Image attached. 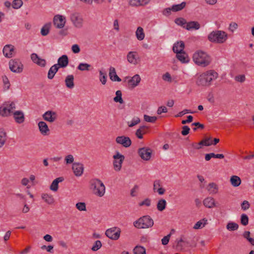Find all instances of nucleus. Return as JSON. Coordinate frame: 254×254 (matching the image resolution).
<instances>
[{
	"label": "nucleus",
	"instance_id": "f257e3e1",
	"mask_svg": "<svg viewBox=\"0 0 254 254\" xmlns=\"http://www.w3.org/2000/svg\"><path fill=\"white\" fill-rule=\"evenodd\" d=\"M218 77V73L213 70L207 71L199 75L196 83L198 86H208L211 81Z\"/></svg>",
	"mask_w": 254,
	"mask_h": 254
},
{
	"label": "nucleus",
	"instance_id": "f03ea898",
	"mask_svg": "<svg viewBox=\"0 0 254 254\" xmlns=\"http://www.w3.org/2000/svg\"><path fill=\"white\" fill-rule=\"evenodd\" d=\"M193 61L198 66L206 67L211 62V57L206 52L198 50L193 55Z\"/></svg>",
	"mask_w": 254,
	"mask_h": 254
},
{
	"label": "nucleus",
	"instance_id": "7ed1b4c3",
	"mask_svg": "<svg viewBox=\"0 0 254 254\" xmlns=\"http://www.w3.org/2000/svg\"><path fill=\"white\" fill-rule=\"evenodd\" d=\"M208 40L212 43L222 44L227 39V34L221 30L213 31L208 35Z\"/></svg>",
	"mask_w": 254,
	"mask_h": 254
},
{
	"label": "nucleus",
	"instance_id": "20e7f679",
	"mask_svg": "<svg viewBox=\"0 0 254 254\" xmlns=\"http://www.w3.org/2000/svg\"><path fill=\"white\" fill-rule=\"evenodd\" d=\"M133 226L137 229H148L154 225V221L149 215H144L133 222Z\"/></svg>",
	"mask_w": 254,
	"mask_h": 254
},
{
	"label": "nucleus",
	"instance_id": "39448f33",
	"mask_svg": "<svg viewBox=\"0 0 254 254\" xmlns=\"http://www.w3.org/2000/svg\"><path fill=\"white\" fill-rule=\"evenodd\" d=\"M90 188L94 194L97 196L102 197L105 192V187L102 182L98 179L90 181Z\"/></svg>",
	"mask_w": 254,
	"mask_h": 254
},
{
	"label": "nucleus",
	"instance_id": "423d86ee",
	"mask_svg": "<svg viewBox=\"0 0 254 254\" xmlns=\"http://www.w3.org/2000/svg\"><path fill=\"white\" fill-rule=\"evenodd\" d=\"M15 108V104L13 102H5L0 107V115L7 117L11 113L13 114V110Z\"/></svg>",
	"mask_w": 254,
	"mask_h": 254
},
{
	"label": "nucleus",
	"instance_id": "0eeeda50",
	"mask_svg": "<svg viewBox=\"0 0 254 254\" xmlns=\"http://www.w3.org/2000/svg\"><path fill=\"white\" fill-rule=\"evenodd\" d=\"M9 69L13 72L20 73L23 70V64L19 59H12L9 62Z\"/></svg>",
	"mask_w": 254,
	"mask_h": 254
},
{
	"label": "nucleus",
	"instance_id": "6e6552de",
	"mask_svg": "<svg viewBox=\"0 0 254 254\" xmlns=\"http://www.w3.org/2000/svg\"><path fill=\"white\" fill-rule=\"evenodd\" d=\"M113 158L114 169L117 171H120L122 168V164L125 159V156L121 154L119 152H117L116 154L113 156Z\"/></svg>",
	"mask_w": 254,
	"mask_h": 254
},
{
	"label": "nucleus",
	"instance_id": "1a4fd4ad",
	"mask_svg": "<svg viewBox=\"0 0 254 254\" xmlns=\"http://www.w3.org/2000/svg\"><path fill=\"white\" fill-rule=\"evenodd\" d=\"M121 232L120 228L115 227L107 229L105 235L112 240H117L120 238Z\"/></svg>",
	"mask_w": 254,
	"mask_h": 254
},
{
	"label": "nucleus",
	"instance_id": "9d476101",
	"mask_svg": "<svg viewBox=\"0 0 254 254\" xmlns=\"http://www.w3.org/2000/svg\"><path fill=\"white\" fill-rule=\"evenodd\" d=\"M138 153L142 159L148 161L151 158L152 150L148 147H142L138 149Z\"/></svg>",
	"mask_w": 254,
	"mask_h": 254
},
{
	"label": "nucleus",
	"instance_id": "9b49d317",
	"mask_svg": "<svg viewBox=\"0 0 254 254\" xmlns=\"http://www.w3.org/2000/svg\"><path fill=\"white\" fill-rule=\"evenodd\" d=\"M65 17L61 15H56L54 16L53 19V24L54 26L59 29L63 28L65 24Z\"/></svg>",
	"mask_w": 254,
	"mask_h": 254
},
{
	"label": "nucleus",
	"instance_id": "f8f14e48",
	"mask_svg": "<svg viewBox=\"0 0 254 254\" xmlns=\"http://www.w3.org/2000/svg\"><path fill=\"white\" fill-rule=\"evenodd\" d=\"M70 19L76 27L81 28L82 26L83 19L78 13L72 14L70 16Z\"/></svg>",
	"mask_w": 254,
	"mask_h": 254
},
{
	"label": "nucleus",
	"instance_id": "ddd939ff",
	"mask_svg": "<svg viewBox=\"0 0 254 254\" xmlns=\"http://www.w3.org/2000/svg\"><path fill=\"white\" fill-rule=\"evenodd\" d=\"M116 141L117 143L121 144L126 148L129 147L131 144V141L129 137L124 135L117 137Z\"/></svg>",
	"mask_w": 254,
	"mask_h": 254
},
{
	"label": "nucleus",
	"instance_id": "4468645a",
	"mask_svg": "<svg viewBox=\"0 0 254 254\" xmlns=\"http://www.w3.org/2000/svg\"><path fill=\"white\" fill-rule=\"evenodd\" d=\"M42 117L45 121L53 123L57 119V114L54 111H48L43 115Z\"/></svg>",
	"mask_w": 254,
	"mask_h": 254
},
{
	"label": "nucleus",
	"instance_id": "2eb2a0df",
	"mask_svg": "<svg viewBox=\"0 0 254 254\" xmlns=\"http://www.w3.org/2000/svg\"><path fill=\"white\" fill-rule=\"evenodd\" d=\"M31 59L32 61L37 65L41 67H45L46 66V60L45 59L40 58L37 54H32L31 55Z\"/></svg>",
	"mask_w": 254,
	"mask_h": 254
},
{
	"label": "nucleus",
	"instance_id": "dca6fc26",
	"mask_svg": "<svg viewBox=\"0 0 254 254\" xmlns=\"http://www.w3.org/2000/svg\"><path fill=\"white\" fill-rule=\"evenodd\" d=\"M74 174L76 176H80L83 174V165L79 163H73L72 167Z\"/></svg>",
	"mask_w": 254,
	"mask_h": 254
},
{
	"label": "nucleus",
	"instance_id": "f3484780",
	"mask_svg": "<svg viewBox=\"0 0 254 254\" xmlns=\"http://www.w3.org/2000/svg\"><path fill=\"white\" fill-rule=\"evenodd\" d=\"M39 131L43 135H48L50 134V129L47 124L43 122L40 121L38 124Z\"/></svg>",
	"mask_w": 254,
	"mask_h": 254
},
{
	"label": "nucleus",
	"instance_id": "a211bd4d",
	"mask_svg": "<svg viewBox=\"0 0 254 254\" xmlns=\"http://www.w3.org/2000/svg\"><path fill=\"white\" fill-rule=\"evenodd\" d=\"M139 59L136 52H129L127 55V61L133 64H137Z\"/></svg>",
	"mask_w": 254,
	"mask_h": 254
},
{
	"label": "nucleus",
	"instance_id": "6ab92c4d",
	"mask_svg": "<svg viewBox=\"0 0 254 254\" xmlns=\"http://www.w3.org/2000/svg\"><path fill=\"white\" fill-rule=\"evenodd\" d=\"M185 44L182 41L175 43L173 47V51L176 54H182L184 52Z\"/></svg>",
	"mask_w": 254,
	"mask_h": 254
},
{
	"label": "nucleus",
	"instance_id": "aec40b11",
	"mask_svg": "<svg viewBox=\"0 0 254 254\" xmlns=\"http://www.w3.org/2000/svg\"><path fill=\"white\" fill-rule=\"evenodd\" d=\"M69 60L68 57L64 55L60 57L58 60V66L59 67L64 68L68 64Z\"/></svg>",
	"mask_w": 254,
	"mask_h": 254
},
{
	"label": "nucleus",
	"instance_id": "412c9836",
	"mask_svg": "<svg viewBox=\"0 0 254 254\" xmlns=\"http://www.w3.org/2000/svg\"><path fill=\"white\" fill-rule=\"evenodd\" d=\"M14 47L11 45H6L3 49V53L5 57L11 58L13 56Z\"/></svg>",
	"mask_w": 254,
	"mask_h": 254
},
{
	"label": "nucleus",
	"instance_id": "4be33fe9",
	"mask_svg": "<svg viewBox=\"0 0 254 254\" xmlns=\"http://www.w3.org/2000/svg\"><path fill=\"white\" fill-rule=\"evenodd\" d=\"M149 127L146 126H140L135 132V135L139 139L143 138V135L148 132Z\"/></svg>",
	"mask_w": 254,
	"mask_h": 254
},
{
	"label": "nucleus",
	"instance_id": "5701e85b",
	"mask_svg": "<svg viewBox=\"0 0 254 254\" xmlns=\"http://www.w3.org/2000/svg\"><path fill=\"white\" fill-rule=\"evenodd\" d=\"M13 118L15 122L18 124H21L24 121V115L21 111H15L13 113Z\"/></svg>",
	"mask_w": 254,
	"mask_h": 254
},
{
	"label": "nucleus",
	"instance_id": "b1692460",
	"mask_svg": "<svg viewBox=\"0 0 254 254\" xmlns=\"http://www.w3.org/2000/svg\"><path fill=\"white\" fill-rule=\"evenodd\" d=\"M7 138L6 131L3 128H0V149L5 144Z\"/></svg>",
	"mask_w": 254,
	"mask_h": 254
},
{
	"label": "nucleus",
	"instance_id": "393cba45",
	"mask_svg": "<svg viewBox=\"0 0 254 254\" xmlns=\"http://www.w3.org/2000/svg\"><path fill=\"white\" fill-rule=\"evenodd\" d=\"M203 205L207 208H211L216 206L215 200L213 197H208L203 201Z\"/></svg>",
	"mask_w": 254,
	"mask_h": 254
},
{
	"label": "nucleus",
	"instance_id": "a878e982",
	"mask_svg": "<svg viewBox=\"0 0 254 254\" xmlns=\"http://www.w3.org/2000/svg\"><path fill=\"white\" fill-rule=\"evenodd\" d=\"M64 180V178L63 177L57 178L54 180L50 187V190L54 191H57L59 188V183L62 182Z\"/></svg>",
	"mask_w": 254,
	"mask_h": 254
},
{
	"label": "nucleus",
	"instance_id": "bb28decb",
	"mask_svg": "<svg viewBox=\"0 0 254 254\" xmlns=\"http://www.w3.org/2000/svg\"><path fill=\"white\" fill-rule=\"evenodd\" d=\"M200 26L199 23L197 21H190L188 22L185 28L188 30H198L200 28Z\"/></svg>",
	"mask_w": 254,
	"mask_h": 254
},
{
	"label": "nucleus",
	"instance_id": "cd10ccee",
	"mask_svg": "<svg viewBox=\"0 0 254 254\" xmlns=\"http://www.w3.org/2000/svg\"><path fill=\"white\" fill-rule=\"evenodd\" d=\"M110 78L114 81H121V79L116 74L115 68L113 67H110L109 73Z\"/></svg>",
	"mask_w": 254,
	"mask_h": 254
},
{
	"label": "nucleus",
	"instance_id": "c85d7f7f",
	"mask_svg": "<svg viewBox=\"0 0 254 254\" xmlns=\"http://www.w3.org/2000/svg\"><path fill=\"white\" fill-rule=\"evenodd\" d=\"M65 84L66 87L69 89H72L74 87V76L73 75H68L65 77Z\"/></svg>",
	"mask_w": 254,
	"mask_h": 254
},
{
	"label": "nucleus",
	"instance_id": "c756f323",
	"mask_svg": "<svg viewBox=\"0 0 254 254\" xmlns=\"http://www.w3.org/2000/svg\"><path fill=\"white\" fill-rule=\"evenodd\" d=\"M59 67L58 66V64H54L50 68L48 73V78L50 79H52L54 78L55 74L58 71Z\"/></svg>",
	"mask_w": 254,
	"mask_h": 254
},
{
	"label": "nucleus",
	"instance_id": "7c9ffc66",
	"mask_svg": "<svg viewBox=\"0 0 254 254\" xmlns=\"http://www.w3.org/2000/svg\"><path fill=\"white\" fill-rule=\"evenodd\" d=\"M141 78L138 74L134 75L130 80H128V84L134 87L138 85L140 82Z\"/></svg>",
	"mask_w": 254,
	"mask_h": 254
},
{
	"label": "nucleus",
	"instance_id": "2f4dec72",
	"mask_svg": "<svg viewBox=\"0 0 254 254\" xmlns=\"http://www.w3.org/2000/svg\"><path fill=\"white\" fill-rule=\"evenodd\" d=\"M231 185L234 187H239L241 184V178L237 176H232L230 180Z\"/></svg>",
	"mask_w": 254,
	"mask_h": 254
},
{
	"label": "nucleus",
	"instance_id": "473e14b6",
	"mask_svg": "<svg viewBox=\"0 0 254 254\" xmlns=\"http://www.w3.org/2000/svg\"><path fill=\"white\" fill-rule=\"evenodd\" d=\"M218 188L214 183H209L207 187V190L210 194H216L218 192Z\"/></svg>",
	"mask_w": 254,
	"mask_h": 254
},
{
	"label": "nucleus",
	"instance_id": "72a5a7b5",
	"mask_svg": "<svg viewBox=\"0 0 254 254\" xmlns=\"http://www.w3.org/2000/svg\"><path fill=\"white\" fill-rule=\"evenodd\" d=\"M207 224V220L206 218L202 219L197 222L194 225L193 228L194 229H199L203 228Z\"/></svg>",
	"mask_w": 254,
	"mask_h": 254
},
{
	"label": "nucleus",
	"instance_id": "f704fd0d",
	"mask_svg": "<svg viewBox=\"0 0 254 254\" xmlns=\"http://www.w3.org/2000/svg\"><path fill=\"white\" fill-rule=\"evenodd\" d=\"M135 35L137 39L141 41L144 39L145 37V34L143 31V29L141 27H138L135 32Z\"/></svg>",
	"mask_w": 254,
	"mask_h": 254
},
{
	"label": "nucleus",
	"instance_id": "c9c22d12",
	"mask_svg": "<svg viewBox=\"0 0 254 254\" xmlns=\"http://www.w3.org/2000/svg\"><path fill=\"white\" fill-rule=\"evenodd\" d=\"M42 198L48 204H52L54 202V198L52 195L44 193L42 195Z\"/></svg>",
	"mask_w": 254,
	"mask_h": 254
},
{
	"label": "nucleus",
	"instance_id": "e433bc0d",
	"mask_svg": "<svg viewBox=\"0 0 254 254\" xmlns=\"http://www.w3.org/2000/svg\"><path fill=\"white\" fill-rule=\"evenodd\" d=\"M176 57L183 63H187L189 62L188 56L185 52H183L182 54H177Z\"/></svg>",
	"mask_w": 254,
	"mask_h": 254
},
{
	"label": "nucleus",
	"instance_id": "4c0bfd02",
	"mask_svg": "<svg viewBox=\"0 0 254 254\" xmlns=\"http://www.w3.org/2000/svg\"><path fill=\"white\" fill-rule=\"evenodd\" d=\"M166 205V201L164 199H161L158 201L157 208L159 211H162L165 209Z\"/></svg>",
	"mask_w": 254,
	"mask_h": 254
},
{
	"label": "nucleus",
	"instance_id": "58836bf2",
	"mask_svg": "<svg viewBox=\"0 0 254 254\" xmlns=\"http://www.w3.org/2000/svg\"><path fill=\"white\" fill-rule=\"evenodd\" d=\"M51 25V23L50 22L46 23L44 25L41 30V33L42 36H45L49 34Z\"/></svg>",
	"mask_w": 254,
	"mask_h": 254
},
{
	"label": "nucleus",
	"instance_id": "ea45409f",
	"mask_svg": "<svg viewBox=\"0 0 254 254\" xmlns=\"http://www.w3.org/2000/svg\"><path fill=\"white\" fill-rule=\"evenodd\" d=\"M116 96L114 98L113 100L115 102L120 103V104L124 103V100L122 97V94L121 90H118L116 92Z\"/></svg>",
	"mask_w": 254,
	"mask_h": 254
},
{
	"label": "nucleus",
	"instance_id": "a19ab883",
	"mask_svg": "<svg viewBox=\"0 0 254 254\" xmlns=\"http://www.w3.org/2000/svg\"><path fill=\"white\" fill-rule=\"evenodd\" d=\"M186 2H182L180 4L173 5L172 7V10L175 12L181 10L186 6Z\"/></svg>",
	"mask_w": 254,
	"mask_h": 254
},
{
	"label": "nucleus",
	"instance_id": "79ce46f5",
	"mask_svg": "<svg viewBox=\"0 0 254 254\" xmlns=\"http://www.w3.org/2000/svg\"><path fill=\"white\" fill-rule=\"evenodd\" d=\"M226 228L229 231H235L239 228V225L236 223L231 222L228 223L226 225Z\"/></svg>",
	"mask_w": 254,
	"mask_h": 254
},
{
	"label": "nucleus",
	"instance_id": "37998d69",
	"mask_svg": "<svg viewBox=\"0 0 254 254\" xmlns=\"http://www.w3.org/2000/svg\"><path fill=\"white\" fill-rule=\"evenodd\" d=\"M91 66V65L89 64L86 63H80L77 66V69L81 71H89Z\"/></svg>",
	"mask_w": 254,
	"mask_h": 254
},
{
	"label": "nucleus",
	"instance_id": "c03bdc74",
	"mask_svg": "<svg viewBox=\"0 0 254 254\" xmlns=\"http://www.w3.org/2000/svg\"><path fill=\"white\" fill-rule=\"evenodd\" d=\"M134 254H146L145 248L141 246H136L133 249Z\"/></svg>",
	"mask_w": 254,
	"mask_h": 254
},
{
	"label": "nucleus",
	"instance_id": "a18cd8bd",
	"mask_svg": "<svg viewBox=\"0 0 254 254\" xmlns=\"http://www.w3.org/2000/svg\"><path fill=\"white\" fill-rule=\"evenodd\" d=\"M183 242L185 243L187 245H189L190 246V247H195L196 246V243H195L190 244V243L188 241H185V240H183V239H181L178 242L177 245V248H179L181 249H183V246H182L181 243H183Z\"/></svg>",
	"mask_w": 254,
	"mask_h": 254
},
{
	"label": "nucleus",
	"instance_id": "49530a36",
	"mask_svg": "<svg viewBox=\"0 0 254 254\" xmlns=\"http://www.w3.org/2000/svg\"><path fill=\"white\" fill-rule=\"evenodd\" d=\"M199 144L204 146H210L212 144V141L211 137L205 138L199 142Z\"/></svg>",
	"mask_w": 254,
	"mask_h": 254
},
{
	"label": "nucleus",
	"instance_id": "de8ad7c7",
	"mask_svg": "<svg viewBox=\"0 0 254 254\" xmlns=\"http://www.w3.org/2000/svg\"><path fill=\"white\" fill-rule=\"evenodd\" d=\"M99 79L101 83L105 85L107 81V74L105 72H103L102 70L99 71Z\"/></svg>",
	"mask_w": 254,
	"mask_h": 254
},
{
	"label": "nucleus",
	"instance_id": "09e8293b",
	"mask_svg": "<svg viewBox=\"0 0 254 254\" xmlns=\"http://www.w3.org/2000/svg\"><path fill=\"white\" fill-rule=\"evenodd\" d=\"M175 22L177 24L183 27L184 28L185 26H186V24H187L186 19L181 17L176 18L175 20Z\"/></svg>",
	"mask_w": 254,
	"mask_h": 254
},
{
	"label": "nucleus",
	"instance_id": "8fccbe9b",
	"mask_svg": "<svg viewBox=\"0 0 254 254\" xmlns=\"http://www.w3.org/2000/svg\"><path fill=\"white\" fill-rule=\"evenodd\" d=\"M2 81L4 85V89L8 90L10 86V84L9 81L6 75H4L2 76Z\"/></svg>",
	"mask_w": 254,
	"mask_h": 254
},
{
	"label": "nucleus",
	"instance_id": "3c124183",
	"mask_svg": "<svg viewBox=\"0 0 254 254\" xmlns=\"http://www.w3.org/2000/svg\"><path fill=\"white\" fill-rule=\"evenodd\" d=\"M23 4L22 0H14L12 3V6L14 9L19 8Z\"/></svg>",
	"mask_w": 254,
	"mask_h": 254
},
{
	"label": "nucleus",
	"instance_id": "603ef678",
	"mask_svg": "<svg viewBox=\"0 0 254 254\" xmlns=\"http://www.w3.org/2000/svg\"><path fill=\"white\" fill-rule=\"evenodd\" d=\"M241 223L246 226L249 223V217L246 214H242L241 216Z\"/></svg>",
	"mask_w": 254,
	"mask_h": 254
},
{
	"label": "nucleus",
	"instance_id": "864d4df0",
	"mask_svg": "<svg viewBox=\"0 0 254 254\" xmlns=\"http://www.w3.org/2000/svg\"><path fill=\"white\" fill-rule=\"evenodd\" d=\"M144 120L145 121L149 123H155L157 120V117L155 116L150 117L149 116L144 115Z\"/></svg>",
	"mask_w": 254,
	"mask_h": 254
},
{
	"label": "nucleus",
	"instance_id": "5fc2aeb1",
	"mask_svg": "<svg viewBox=\"0 0 254 254\" xmlns=\"http://www.w3.org/2000/svg\"><path fill=\"white\" fill-rule=\"evenodd\" d=\"M140 122V120L139 118L136 117L132 119V120L130 122H128L127 125L129 127H132L136 125L139 124Z\"/></svg>",
	"mask_w": 254,
	"mask_h": 254
},
{
	"label": "nucleus",
	"instance_id": "6e6d98bb",
	"mask_svg": "<svg viewBox=\"0 0 254 254\" xmlns=\"http://www.w3.org/2000/svg\"><path fill=\"white\" fill-rule=\"evenodd\" d=\"M101 247H102V243H101V241L97 240L94 243L93 247L91 248V250L93 251H97L99 249H100Z\"/></svg>",
	"mask_w": 254,
	"mask_h": 254
},
{
	"label": "nucleus",
	"instance_id": "4d7b16f0",
	"mask_svg": "<svg viewBox=\"0 0 254 254\" xmlns=\"http://www.w3.org/2000/svg\"><path fill=\"white\" fill-rule=\"evenodd\" d=\"M76 208L79 211H86V204L84 202H78L76 204Z\"/></svg>",
	"mask_w": 254,
	"mask_h": 254
},
{
	"label": "nucleus",
	"instance_id": "13d9d810",
	"mask_svg": "<svg viewBox=\"0 0 254 254\" xmlns=\"http://www.w3.org/2000/svg\"><path fill=\"white\" fill-rule=\"evenodd\" d=\"M171 236V233H170L169 234L167 235V236H165L162 240V244L163 245H166L168 244L170 237Z\"/></svg>",
	"mask_w": 254,
	"mask_h": 254
},
{
	"label": "nucleus",
	"instance_id": "bf43d9fd",
	"mask_svg": "<svg viewBox=\"0 0 254 254\" xmlns=\"http://www.w3.org/2000/svg\"><path fill=\"white\" fill-rule=\"evenodd\" d=\"M151 205V200L149 198H146L142 202L139 203V206H142L145 205L146 206H149Z\"/></svg>",
	"mask_w": 254,
	"mask_h": 254
},
{
	"label": "nucleus",
	"instance_id": "052dcab7",
	"mask_svg": "<svg viewBox=\"0 0 254 254\" xmlns=\"http://www.w3.org/2000/svg\"><path fill=\"white\" fill-rule=\"evenodd\" d=\"M235 79L238 82L242 83L245 81L246 77L244 74L239 75L235 76Z\"/></svg>",
	"mask_w": 254,
	"mask_h": 254
},
{
	"label": "nucleus",
	"instance_id": "680f3d73",
	"mask_svg": "<svg viewBox=\"0 0 254 254\" xmlns=\"http://www.w3.org/2000/svg\"><path fill=\"white\" fill-rule=\"evenodd\" d=\"M161 187V182L159 180H156L153 183V190L154 192L156 191V190Z\"/></svg>",
	"mask_w": 254,
	"mask_h": 254
},
{
	"label": "nucleus",
	"instance_id": "e2e57ef3",
	"mask_svg": "<svg viewBox=\"0 0 254 254\" xmlns=\"http://www.w3.org/2000/svg\"><path fill=\"white\" fill-rule=\"evenodd\" d=\"M190 128L188 126H185L182 127V130L181 133L182 135L185 136L189 133Z\"/></svg>",
	"mask_w": 254,
	"mask_h": 254
},
{
	"label": "nucleus",
	"instance_id": "0e129e2a",
	"mask_svg": "<svg viewBox=\"0 0 254 254\" xmlns=\"http://www.w3.org/2000/svg\"><path fill=\"white\" fill-rule=\"evenodd\" d=\"M65 161L66 164H71L73 162L74 158L72 155H68L65 157Z\"/></svg>",
	"mask_w": 254,
	"mask_h": 254
},
{
	"label": "nucleus",
	"instance_id": "69168bd1",
	"mask_svg": "<svg viewBox=\"0 0 254 254\" xmlns=\"http://www.w3.org/2000/svg\"><path fill=\"white\" fill-rule=\"evenodd\" d=\"M250 206V204L249 202L247 200H244L241 204L242 209L244 210H246L249 209Z\"/></svg>",
	"mask_w": 254,
	"mask_h": 254
},
{
	"label": "nucleus",
	"instance_id": "338daca9",
	"mask_svg": "<svg viewBox=\"0 0 254 254\" xmlns=\"http://www.w3.org/2000/svg\"><path fill=\"white\" fill-rule=\"evenodd\" d=\"M72 51L74 54L79 53L80 51L79 46L77 44H74L72 45L71 47Z\"/></svg>",
	"mask_w": 254,
	"mask_h": 254
},
{
	"label": "nucleus",
	"instance_id": "774afa93",
	"mask_svg": "<svg viewBox=\"0 0 254 254\" xmlns=\"http://www.w3.org/2000/svg\"><path fill=\"white\" fill-rule=\"evenodd\" d=\"M238 25L235 22H232L229 25V30L233 32L235 30L238 28Z\"/></svg>",
	"mask_w": 254,
	"mask_h": 254
}]
</instances>
